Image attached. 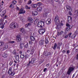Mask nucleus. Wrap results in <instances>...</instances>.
<instances>
[{
    "label": "nucleus",
    "mask_w": 78,
    "mask_h": 78,
    "mask_svg": "<svg viewBox=\"0 0 78 78\" xmlns=\"http://www.w3.org/2000/svg\"><path fill=\"white\" fill-rule=\"evenodd\" d=\"M17 27H18V25L16 23H12L10 25V28H17Z\"/></svg>",
    "instance_id": "1"
},
{
    "label": "nucleus",
    "mask_w": 78,
    "mask_h": 78,
    "mask_svg": "<svg viewBox=\"0 0 78 78\" xmlns=\"http://www.w3.org/2000/svg\"><path fill=\"white\" fill-rule=\"evenodd\" d=\"M11 68H10L9 69L8 73L10 75H11V76H14V75L15 73V72H14V71H11Z\"/></svg>",
    "instance_id": "2"
},
{
    "label": "nucleus",
    "mask_w": 78,
    "mask_h": 78,
    "mask_svg": "<svg viewBox=\"0 0 78 78\" xmlns=\"http://www.w3.org/2000/svg\"><path fill=\"white\" fill-rule=\"evenodd\" d=\"M49 13L48 9H44V11L43 13V16L44 17H47L48 14Z\"/></svg>",
    "instance_id": "3"
},
{
    "label": "nucleus",
    "mask_w": 78,
    "mask_h": 78,
    "mask_svg": "<svg viewBox=\"0 0 78 78\" xmlns=\"http://www.w3.org/2000/svg\"><path fill=\"white\" fill-rule=\"evenodd\" d=\"M44 23H45L42 21H39L38 23L37 26L38 27H44Z\"/></svg>",
    "instance_id": "4"
},
{
    "label": "nucleus",
    "mask_w": 78,
    "mask_h": 78,
    "mask_svg": "<svg viewBox=\"0 0 78 78\" xmlns=\"http://www.w3.org/2000/svg\"><path fill=\"white\" fill-rule=\"evenodd\" d=\"M55 21L56 25H58L60 23V21L59 20V17H58V16H55Z\"/></svg>",
    "instance_id": "5"
},
{
    "label": "nucleus",
    "mask_w": 78,
    "mask_h": 78,
    "mask_svg": "<svg viewBox=\"0 0 78 78\" xmlns=\"http://www.w3.org/2000/svg\"><path fill=\"white\" fill-rule=\"evenodd\" d=\"M73 70H74V68H73L72 67H69L67 72V74L69 75H70V73H71V72H72V71H73Z\"/></svg>",
    "instance_id": "6"
},
{
    "label": "nucleus",
    "mask_w": 78,
    "mask_h": 78,
    "mask_svg": "<svg viewBox=\"0 0 78 78\" xmlns=\"http://www.w3.org/2000/svg\"><path fill=\"white\" fill-rule=\"evenodd\" d=\"M38 32L40 34H43L45 32V30L44 28H41L39 30Z\"/></svg>",
    "instance_id": "7"
},
{
    "label": "nucleus",
    "mask_w": 78,
    "mask_h": 78,
    "mask_svg": "<svg viewBox=\"0 0 78 78\" xmlns=\"http://www.w3.org/2000/svg\"><path fill=\"white\" fill-rule=\"evenodd\" d=\"M74 54H76L78 52V46H76L73 49Z\"/></svg>",
    "instance_id": "8"
},
{
    "label": "nucleus",
    "mask_w": 78,
    "mask_h": 78,
    "mask_svg": "<svg viewBox=\"0 0 78 78\" xmlns=\"http://www.w3.org/2000/svg\"><path fill=\"white\" fill-rule=\"evenodd\" d=\"M0 28H2L3 29L4 28V25L3 24V19L0 20Z\"/></svg>",
    "instance_id": "9"
},
{
    "label": "nucleus",
    "mask_w": 78,
    "mask_h": 78,
    "mask_svg": "<svg viewBox=\"0 0 78 78\" xmlns=\"http://www.w3.org/2000/svg\"><path fill=\"white\" fill-rule=\"evenodd\" d=\"M3 58H5V61H6L7 60H8V58H7V57H8V54L6 53H4L2 55Z\"/></svg>",
    "instance_id": "10"
},
{
    "label": "nucleus",
    "mask_w": 78,
    "mask_h": 78,
    "mask_svg": "<svg viewBox=\"0 0 78 78\" xmlns=\"http://www.w3.org/2000/svg\"><path fill=\"white\" fill-rule=\"evenodd\" d=\"M24 13H25V10H24L23 8L21 9L20 10L19 14H24Z\"/></svg>",
    "instance_id": "11"
},
{
    "label": "nucleus",
    "mask_w": 78,
    "mask_h": 78,
    "mask_svg": "<svg viewBox=\"0 0 78 78\" xmlns=\"http://www.w3.org/2000/svg\"><path fill=\"white\" fill-rule=\"evenodd\" d=\"M16 41H17V42H20V41H21V36H20L18 35L17 36Z\"/></svg>",
    "instance_id": "12"
},
{
    "label": "nucleus",
    "mask_w": 78,
    "mask_h": 78,
    "mask_svg": "<svg viewBox=\"0 0 78 78\" xmlns=\"http://www.w3.org/2000/svg\"><path fill=\"white\" fill-rule=\"evenodd\" d=\"M44 44V40H41L39 41V44L41 46L43 45Z\"/></svg>",
    "instance_id": "13"
},
{
    "label": "nucleus",
    "mask_w": 78,
    "mask_h": 78,
    "mask_svg": "<svg viewBox=\"0 0 78 78\" xmlns=\"http://www.w3.org/2000/svg\"><path fill=\"white\" fill-rule=\"evenodd\" d=\"M51 20L50 18L48 19L46 21V24H48L51 23Z\"/></svg>",
    "instance_id": "14"
},
{
    "label": "nucleus",
    "mask_w": 78,
    "mask_h": 78,
    "mask_svg": "<svg viewBox=\"0 0 78 78\" xmlns=\"http://www.w3.org/2000/svg\"><path fill=\"white\" fill-rule=\"evenodd\" d=\"M66 7L67 11H70L71 10L72 11V9L71 8V7L69 5H66Z\"/></svg>",
    "instance_id": "15"
},
{
    "label": "nucleus",
    "mask_w": 78,
    "mask_h": 78,
    "mask_svg": "<svg viewBox=\"0 0 78 78\" xmlns=\"http://www.w3.org/2000/svg\"><path fill=\"white\" fill-rule=\"evenodd\" d=\"M27 20L29 22H31V23H33V22H34V20L33 19H32V18H28Z\"/></svg>",
    "instance_id": "16"
},
{
    "label": "nucleus",
    "mask_w": 78,
    "mask_h": 78,
    "mask_svg": "<svg viewBox=\"0 0 78 78\" xmlns=\"http://www.w3.org/2000/svg\"><path fill=\"white\" fill-rule=\"evenodd\" d=\"M62 23H59V24H58L57 25V27L56 28H57V29H58V30L59 29V28H61V25H62Z\"/></svg>",
    "instance_id": "17"
},
{
    "label": "nucleus",
    "mask_w": 78,
    "mask_h": 78,
    "mask_svg": "<svg viewBox=\"0 0 78 78\" xmlns=\"http://www.w3.org/2000/svg\"><path fill=\"white\" fill-rule=\"evenodd\" d=\"M37 14V11H34L32 12V15H33V16H36Z\"/></svg>",
    "instance_id": "18"
},
{
    "label": "nucleus",
    "mask_w": 78,
    "mask_h": 78,
    "mask_svg": "<svg viewBox=\"0 0 78 78\" xmlns=\"http://www.w3.org/2000/svg\"><path fill=\"white\" fill-rule=\"evenodd\" d=\"M66 27H68L69 28L70 30L71 28H72V27H73L72 26H71L68 23H67L66 24Z\"/></svg>",
    "instance_id": "19"
},
{
    "label": "nucleus",
    "mask_w": 78,
    "mask_h": 78,
    "mask_svg": "<svg viewBox=\"0 0 78 78\" xmlns=\"http://www.w3.org/2000/svg\"><path fill=\"white\" fill-rule=\"evenodd\" d=\"M56 47H57V44L56 43H55L54 45V47H52V48L54 50H55L56 48Z\"/></svg>",
    "instance_id": "20"
},
{
    "label": "nucleus",
    "mask_w": 78,
    "mask_h": 78,
    "mask_svg": "<svg viewBox=\"0 0 78 78\" xmlns=\"http://www.w3.org/2000/svg\"><path fill=\"white\" fill-rule=\"evenodd\" d=\"M23 46H24V44L23 43H20V48H23Z\"/></svg>",
    "instance_id": "21"
},
{
    "label": "nucleus",
    "mask_w": 78,
    "mask_h": 78,
    "mask_svg": "<svg viewBox=\"0 0 78 78\" xmlns=\"http://www.w3.org/2000/svg\"><path fill=\"white\" fill-rule=\"evenodd\" d=\"M30 40L32 41H34V40H35V38L34 37L31 36L30 37Z\"/></svg>",
    "instance_id": "22"
},
{
    "label": "nucleus",
    "mask_w": 78,
    "mask_h": 78,
    "mask_svg": "<svg viewBox=\"0 0 78 78\" xmlns=\"http://www.w3.org/2000/svg\"><path fill=\"white\" fill-rule=\"evenodd\" d=\"M30 50H31V51L30 52V54H33L34 53V48L32 47L30 49Z\"/></svg>",
    "instance_id": "23"
},
{
    "label": "nucleus",
    "mask_w": 78,
    "mask_h": 78,
    "mask_svg": "<svg viewBox=\"0 0 78 78\" xmlns=\"http://www.w3.org/2000/svg\"><path fill=\"white\" fill-rule=\"evenodd\" d=\"M72 19V17L70 16H68V22H69V21H71Z\"/></svg>",
    "instance_id": "24"
},
{
    "label": "nucleus",
    "mask_w": 78,
    "mask_h": 78,
    "mask_svg": "<svg viewBox=\"0 0 78 78\" xmlns=\"http://www.w3.org/2000/svg\"><path fill=\"white\" fill-rule=\"evenodd\" d=\"M12 4L13 5H16V3H17V2L16 1H15V0L12 1Z\"/></svg>",
    "instance_id": "25"
},
{
    "label": "nucleus",
    "mask_w": 78,
    "mask_h": 78,
    "mask_svg": "<svg viewBox=\"0 0 78 78\" xmlns=\"http://www.w3.org/2000/svg\"><path fill=\"white\" fill-rule=\"evenodd\" d=\"M70 29L68 27H66L65 28V31L66 32V31H70Z\"/></svg>",
    "instance_id": "26"
},
{
    "label": "nucleus",
    "mask_w": 78,
    "mask_h": 78,
    "mask_svg": "<svg viewBox=\"0 0 78 78\" xmlns=\"http://www.w3.org/2000/svg\"><path fill=\"white\" fill-rule=\"evenodd\" d=\"M16 59L17 61H19V55H16L15 56Z\"/></svg>",
    "instance_id": "27"
},
{
    "label": "nucleus",
    "mask_w": 78,
    "mask_h": 78,
    "mask_svg": "<svg viewBox=\"0 0 78 78\" xmlns=\"http://www.w3.org/2000/svg\"><path fill=\"white\" fill-rule=\"evenodd\" d=\"M38 11H41L42 10V8L41 7H39L37 9Z\"/></svg>",
    "instance_id": "28"
},
{
    "label": "nucleus",
    "mask_w": 78,
    "mask_h": 78,
    "mask_svg": "<svg viewBox=\"0 0 78 78\" xmlns=\"http://www.w3.org/2000/svg\"><path fill=\"white\" fill-rule=\"evenodd\" d=\"M75 37H76V35H75V34H73L72 35L71 38H72V39H74Z\"/></svg>",
    "instance_id": "29"
},
{
    "label": "nucleus",
    "mask_w": 78,
    "mask_h": 78,
    "mask_svg": "<svg viewBox=\"0 0 78 78\" xmlns=\"http://www.w3.org/2000/svg\"><path fill=\"white\" fill-rule=\"evenodd\" d=\"M8 48V45H5L4 46V50H6V49H7Z\"/></svg>",
    "instance_id": "30"
},
{
    "label": "nucleus",
    "mask_w": 78,
    "mask_h": 78,
    "mask_svg": "<svg viewBox=\"0 0 78 78\" xmlns=\"http://www.w3.org/2000/svg\"><path fill=\"white\" fill-rule=\"evenodd\" d=\"M34 61L35 60L34 58L32 59L31 60V61H30V63H31V64H33V63L34 62Z\"/></svg>",
    "instance_id": "31"
},
{
    "label": "nucleus",
    "mask_w": 78,
    "mask_h": 78,
    "mask_svg": "<svg viewBox=\"0 0 78 78\" xmlns=\"http://www.w3.org/2000/svg\"><path fill=\"white\" fill-rule=\"evenodd\" d=\"M28 56H29L27 54L25 55L24 56L25 59H28Z\"/></svg>",
    "instance_id": "32"
},
{
    "label": "nucleus",
    "mask_w": 78,
    "mask_h": 78,
    "mask_svg": "<svg viewBox=\"0 0 78 78\" xmlns=\"http://www.w3.org/2000/svg\"><path fill=\"white\" fill-rule=\"evenodd\" d=\"M25 57V55L23 54H21L20 55V58H23Z\"/></svg>",
    "instance_id": "33"
},
{
    "label": "nucleus",
    "mask_w": 78,
    "mask_h": 78,
    "mask_svg": "<svg viewBox=\"0 0 78 78\" xmlns=\"http://www.w3.org/2000/svg\"><path fill=\"white\" fill-rule=\"evenodd\" d=\"M20 31H21V32H22V33H23V32H24V29L23 28H21Z\"/></svg>",
    "instance_id": "34"
},
{
    "label": "nucleus",
    "mask_w": 78,
    "mask_h": 78,
    "mask_svg": "<svg viewBox=\"0 0 78 78\" xmlns=\"http://www.w3.org/2000/svg\"><path fill=\"white\" fill-rule=\"evenodd\" d=\"M25 8L27 9H30V7H29L28 6L26 5L25 6Z\"/></svg>",
    "instance_id": "35"
},
{
    "label": "nucleus",
    "mask_w": 78,
    "mask_h": 78,
    "mask_svg": "<svg viewBox=\"0 0 78 78\" xmlns=\"http://www.w3.org/2000/svg\"><path fill=\"white\" fill-rule=\"evenodd\" d=\"M41 5H42V4H41V2H39V3H37V6H41Z\"/></svg>",
    "instance_id": "36"
},
{
    "label": "nucleus",
    "mask_w": 78,
    "mask_h": 78,
    "mask_svg": "<svg viewBox=\"0 0 78 78\" xmlns=\"http://www.w3.org/2000/svg\"><path fill=\"white\" fill-rule=\"evenodd\" d=\"M4 44V43L3 42L0 41V46L3 45Z\"/></svg>",
    "instance_id": "37"
},
{
    "label": "nucleus",
    "mask_w": 78,
    "mask_h": 78,
    "mask_svg": "<svg viewBox=\"0 0 78 78\" xmlns=\"http://www.w3.org/2000/svg\"><path fill=\"white\" fill-rule=\"evenodd\" d=\"M31 0H29L28 2V5H30L32 3Z\"/></svg>",
    "instance_id": "38"
},
{
    "label": "nucleus",
    "mask_w": 78,
    "mask_h": 78,
    "mask_svg": "<svg viewBox=\"0 0 78 78\" xmlns=\"http://www.w3.org/2000/svg\"><path fill=\"white\" fill-rule=\"evenodd\" d=\"M12 53L14 55H15V54H16V51L15 50H14L13 51Z\"/></svg>",
    "instance_id": "39"
},
{
    "label": "nucleus",
    "mask_w": 78,
    "mask_h": 78,
    "mask_svg": "<svg viewBox=\"0 0 78 78\" xmlns=\"http://www.w3.org/2000/svg\"><path fill=\"white\" fill-rule=\"evenodd\" d=\"M30 63H31V61H29V63L27 64V67H29V66L30 65Z\"/></svg>",
    "instance_id": "40"
},
{
    "label": "nucleus",
    "mask_w": 78,
    "mask_h": 78,
    "mask_svg": "<svg viewBox=\"0 0 78 78\" xmlns=\"http://www.w3.org/2000/svg\"><path fill=\"white\" fill-rule=\"evenodd\" d=\"M45 44H48V40L47 39H46L45 40Z\"/></svg>",
    "instance_id": "41"
},
{
    "label": "nucleus",
    "mask_w": 78,
    "mask_h": 78,
    "mask_svg": "<svg viewBox=\"0 0 78 78\" xmlns=\"http://www.w3.org/2000/svg\"><path fill=\"white\" fill-rule=\"evenodd\" d=\"M61 34V32H57V36H59Z\"/></svg>",
    "instance_id": "42"
},
{
    "label": "nucleus",
    "mask_w": 78,
    "mask_h": 78,
    "mask_svg": "<svg viewBox=\"0 0 78 78\" xmlns=\"http://www.w3.org/2000/svg\"><path fill=\"white\" fill-rule=\"evenodd\" d=\"M12 62H13L12 61H11L9 63V65L10 66H11V65H12Z\"/></svg>",
    "instance_id": "43"
},
{
    "label": "nucleus",
    "mask_w": 78,
    "mask_h": 78,
    "mask_svg": "<svg viewBox=\"0 0 78 78\" xmlns=\"http://www.w3.org/2000/svg\"><path fill=\"white\" fill-rule=\"evenodd\" d=\"M68 37H69V35L68 34V35H66V36L64 37V38H66H66H67Z\"/></svg>",
    "instance_id": "44"
},
{
    "label": "nucleus",
    "mask_w": 78,
    "mask_h": 78,
    "mask_svg": "<svg viewBox=\"0 0 78 78\" xmlns=\"http://www.w3.org/2000/svg\"><path fill=\"white\" fill-rule=\"evenodd\" d=\"M14 42H15V41H12L9 42V43H10V44H13L14 43Z\"/></svg>",
    "instance_id": "45"
},
{
    "label": "nucleus",
    "mask_w": 78,
    "mask_h": 78,
    "mask_svg": "<svg viewBox=\"0 0 78 78\" xmlns=\"http://www.w3.org/2000/svg\"><path fill=\"white\" fill-rule=\"evenodd\" d=\"M28 47V43H27V44L25 45V47L27 48Z\"/></svg>",
    "instance_id": "46"
},
{
    "label": "nucleus",
    "mask_w": 78,
    "mask_h": 78,
    "mask_svg": "<svg viewBox=\"0 0 78 78\" xmlns=\"http://www.w3.org/2000/svg\"><path fill=\"white\" fill-rule=\"evenodd\" d=\"M37 5L34 4L33 5V7H34V8H36V7H37Z\"/></svg>",
    "instance_id": "47"
},
{
    "label": "nucleus",
    "mask_w": 78,
    "mask_h": 78,
    "mask_svg": "<svg viewBox=\"0 0 78 78\" xmlns=\"http://www.w3.org/2000/svg\"><path fill=\"white\" fill-rule=\"evenodd\" d=\"M2 14H5V13H6V11L4 10L3 11V12L2 13Z\"/></svg>",
    "instance_id": "48"
},
{
    "label": "nucleus",
    "mask_w": 78,
    "mask_h": 78,
    "mask_svg": "<svg viewBox=\"0 0 78 78\" xmlns=\"http://www.w3.org/2000/svg\"><path fill=\"white\" fill-rule=\"evenodd\" d=\"M4 15H5L4 14L2 13L1 14V17H3L4 16Z\"/></svg>",
    "instance_id": "49"
},
{
    "label": "nucleus",
    "mask_w": 78,
    "mask_h": 78,
    "mask_svg": "<svg viewBox=\"0 0 78 78\" xmlns=\"http://www.w3.org/2000/svg\"><path fill=\"white\" fill-rule=\"evenodd\" d=\"M31 49H30L29 48L28 50H27V52H28V53H29V52H30V51H31Z\"/></svg>",
    "instance_id": "50"
},
{
    "label": "nucleus",
    "mask_w": 78,
    "mask_h": 78,
    "mask_svg": "<svg viewBox=\"0 0 78 78\" xmlns=\"http://www.w3.org/2000/svg\"><path fill=\"white\" fill-rule=\"evenodd\" d=\"M20 19L21 20H23V17H20Z\"/></svg>",
    "instance_id": "51"
},
{
    "label": "nucleus",
    "mask_w": 78,
    "mask_h": 78,
    "mask_svg": "<svg viewBox=\"0 0 78 78\" xmlns=\"http://www.w3.org/2000/svg\"><path fill=\"white\" fill-rule=\"evenodd\" d=\"M66 52V51H65V50H63L62 51V52L63 53H65Z\"/></svg>",
    "instance_id": "52"
},
{
    "label": "nucleus",
    "mask_w": 78,
    "mask_h": 78,
    "mask_svg": "<svg viewBox=\"0 0 78 78\" xmlns=\"http://www.w3.org/2000/svg\"><path fill=\"white\" fill-rule=\"evenodd\" d=\"M29 44L30 45H31V44H32V41H29Z\"/></svg>",
    "instance_id": "53"
},
{
    "label": "nucleus",
    "mask_w": 78,
    "mask_h": 78,
    "mask_svg": "<svg viewBox=\"0 0 78 78\" xmlns=\"http://www.w3.org/2000/svg\"><path fill=\"white\" fill-rule=\"evenodd\" d=\"M69 15H70V16H72V13L71 12H69Z\"/></svg>",
    "instance_id": "54"
},
{
    "label": "nucleus",
    "mask_w": 78,
    "mask_h": 78,
    "mask_svg": "<svg viewBox=\"0 0 78 78\" xmlns=\"http://www.w3.org/2000/svg\"><path fill=\"white\" fill-rule=\"evenodd\" d=\"M47 68H44L43 70L44 72H45V71H46V70H47Z\"/></svg>",
    "instance_id": "55"
},
{
    "label": "nucleus",
    "mask_w": 78,
    "mask_h": 78,
    "mask_svg": "<svg viewBox=\"0 0 78 78\" xmlns=\"http://www.w3.org/2000/svg\"><path fill=\"white\" fill-rule=\"evenodd\" d=\"M69 52H70V51L69 50H67L66 52V53L67 54H68V53H69Z\"/></svg>",
    "instance_id": "56"
},
{
    "label": "nucleus",
    "mask_w": 78,
    "mask_h": 78,
    "mask_svg": "<svg viewBox=\"0 0 78 78\" xmlns=\"http://www.w3.org/2000/svg\"><path fill=\"white\" fill-rule=\"evenodd\" d=\"M49 65H50V64L48 63V64L46 65V66L48 67V66H49Z\"/></svg>",
    "instance_id": "57"
},
{
    "label": "nucleus",
    "mask_w": 78,
    "mask_h": 78,
    "mask_svg": "<svg viewBox=\"0 0 78 78\" xmlns=\"http://www.w3.org/2000/svg\"><path fill=\"white\" fill-rule=\"evenodd\" d=\"M51 55V53L50 52H49L48 54V56L49 55Z\"/></svg>",
    "instance_id": "58"
},
{
    "label": "nucleus",
    "mask_w": 78,
    "mask_h": 78,
    "mask_svg": "<svg viewBox=\"0 0 78 78\" xmlns=\"http://www.w3.org/2000/svg\"><path fill=\"white\" fill-rule=\"evenodd\" d=\"M12 6V4H11V5L9 6V8H11Z\"/></svg>",
    "instance_id": "59"
},
{
    "label": "nucleus",
    "mask_w": 78,
    "mask_h": 78,
    "mask_svg": "<svg viewBox=\"0 0 78 78\" xmlns=\"http://www.w3.org/2000/svg\"><path fill=\"white\" fill-rule=\"evenodd\" d=\"M19 53L20 54H22V51H20Z\"/></svg>",
    "instance_id": "60"
},
{
    "label": "nucleus",
    "mask_w": 78,
    "mask_h": 78,
    "mask_svg": "<svg viewBox=\"0 0 78 78\" xmlns=\"http://www.w3.org/2000/svg\"><path fill=\"white\" fill-rule=\"evenodd\" d=\"M26 27H28V24H26L25 25Z\"/></svg>",
    "instance_id": "61"
},
{
    "label": "nucleus",
    "mask_w": 78,
    "mask_h": 78,
    "mask_svg": "<svg viewBox=\"0 0 78 78\" xmlns=\"http://www.w3.org/2000/svg\"><path fill=\"white\" fill-rule=\"evenodd\" d=\"M63 33H64V32H63V31H62L60 32V33H61V34H63Z\"/></svg>",
    "instance_id": "62"
},
{
    "label": "nucleus",
    "mask_w": 78,
    "mask_h": 78,
    "mask_svg": "<svg viewBox=\"0 0 78 78\" xmlns=\"http://www.w3.org/2000/svg\"><path fill=\"white\" fill-rule=\"evenodd\" d=\"M28 26H29V25L30 26L31 25V23H28Z\"/></svg>",
    "instance_id": "63"
},
{
    "label": "nucleus",
    "mask_w": 78,
    "mask_h": 78,
    "mask_svg": "<svg viewBox=\"0 0 78 78\" xmlns=\"http://www.w3.org/2000/svg\"><path fill=\"white\" fill-rule=\"evenodd\" d=\"M16 9H17V10H19V8L18 7H17L16 8Z\"/></svg>",
    "instance_id": "64"
}]
</instances>
